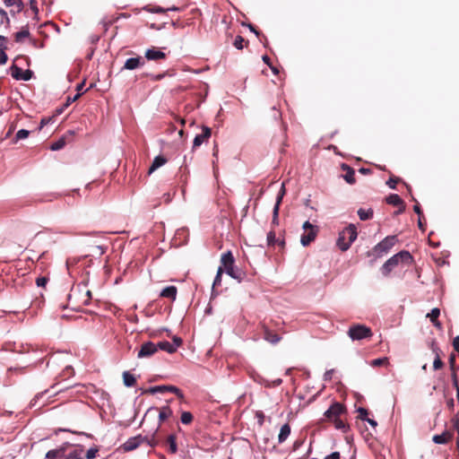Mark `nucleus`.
I'll return each instance as SVG.
<instances>
[{"label": "nucleus", "instance_id": "nucleus-1", "mask_svg": "<svg viewBox=\"0 0 459 459\" xmlns=\"http://www.w3.org/2000/svg\"><path fill=\"white\" fill-rule=\"evenodd\" d=\"M346 413L345 406L339 403L334 402L332 405L325 411L324 419L320 421H329L334 424L337 429L346 432L349 429L348 425L343 421L342 416Z\"/></svg>", "mask_w": 459, "mask_h": 459}, {"label": "nucleus", "instance_id": "nucleus-2", "mask_svg": "<svg viewBox=\"0 0 459 459\" xmlns=\"http://www.w3.org/2000/svg\"><path fill=\"white\" fill-rule=\"evenodd\" d=\"M160 439L158 437V429L149 437L138 435L129 438L126 443L121 446L125 452L133 451L137 448L141 444L147 443L150 446L154 447L160 445Z\"/></svg>", "mask_w": 459, "mask_h": 459}, {"label": "nucleus", "instance_id": "nucleus-3", "mask_svg": "<svg viewBox=\"0 0 459 459\" xmlns=\"http://www.w3.org/2000/svg\"><path fill=\"white\" fill-rule=\"evenodd\" d=\"M221 263L223 271L231 278L241 281L246 277V273L235 266V259L231 251H228L221 255Z\"/></svg>", "mask_w": 459, "mask_h": 459}, {"label": "nucleus", "instance_id": "nucleus-4", "mask_svg": "<svg viewBox=\"0 0 459 459\" xmlns=\"http://www.w3.org/2000/svg\"><path fill=\"white\" fill-rule=\"evenodd\" d=\"M413 261V257L408 251H401L392 257H390L381 267V272L385 276H388L389 273L396 267L399 264H410Z\"/></svg>", "mask_w": 459, "mask_h": 459}, {"label": "nucleus", "instance_id": "nucleus-5", "mask_svg": "<svg viewBox=\"0 0 459 459\" xmlns=\"http://www.w3.org/2000/svg\"><path fill=\"white\" fill-rule=\"evenodd\" d=\"M357 229L353 224L349 225L339 233L336 245L342 251L350 248L351 243L357 238Z\"/></svg>", "mask_w": 459, "mask_h": 459}, {"label": "nucleus", "instance_id": "nucleus-6", "mask_svg": "<svg viewBox=\"0 0 459 459\" xmlns=\"http://www.w3.org/2000/svg\"><path fill=\"white\" fill-rule=\"evenodd\" d=\"M397 241L396 236H387L370 251H368L367 255L368 256H374V259L372 260V262H374L377 257H381L385 254H387Z\"/></svg>", "mask_w": 459, "mask_h": 459}, {"label": "nucleus", "instance_id": "nucleus-7", "mask_svg": "<svg viewBox=\"0 0 459 459\" xmlns=\"http://www.w3.org/2000/svg\"><path fill=\"white\" fill-rule=\"evenodd\" d=\"M347 334L352 341H359L370 338L373 332L370 327L365 325L354 324L350 326Z\"/></svg>", "mask_w": 459, "mask_h": 459}, {"label": "nucleus", "instance_id": "nucleus-8", "mask_svg": "<svg viewBox=\"0 0 459 459\" xmlns=\"http://www.w3.org/2000/svg\"><path fill=\"white\" fill-rule=\"evenodd\" d=\"M302 228L304 230V233L300 237V242L302 246L307 247L316 239L319 232V229L317 226L312 225L309 221H305Z\"/></svg>", "mask_w": 459, "mask_h": 459}, {"label": "nucleus", "instance_id": "nucleus-9", "mask_svg": "<svg viewBox=\"0 0 459 459\" xmlns=\"http://www.w3.org/2000/svg\"><path fill=\"white\" fill-rule=\"evenodd\" d=\"M166 392L173 393V394H177L178 397L183 398V394H182L181 390L178 389L175 385H156V386L150 387L149 389L145 390L143 393L154 394L157 393L163 394Z\"/></svg>", "mask_w": 459, "mask_h": 459}, {"label": "nucleus", "instance_id": "nucleus-10", "mask_svg": "<svg viewBox=\"0 0 459 459\" xmlns=\"http://www.w3.org/2000/svg\"><path fill=\"white\" fill-rule=\"evenodd\" d=\"M158 351L157 344L147 342L142 344L141 349L138 351V358H148L152 356L154 353Z\"/></svg>", "mask_w": 459, "mask_h": 459}, {"label": "nucleus", "instance_id": "nucleus-11", "mask_svg": "<svg viewBox=\"0 0 459 459\" xmlns=\"http://www.w3.org/2000/svg\"><path fill=\"white\" fill-rule=\"evenodd\" d=\"M11 71L12 76L16 80L29 81L33 75V72L31 70L28 69L23 71L22 68L14 65L11 67Z\"/></svg>", "mask_w": 459, "mask_h": 459}, {"label": "nucleus", "instance_id": "nucleus-12", "mask_svg": "<svg viewBox=\"0 0 459 459\" xmlns=\"http://www.w3.org/2000/svg\"><path fill=\"white\" fill-rule=\"evenodd\" d=\"M145 64L144 58L142 56H136V57H130L126 59L125 62V65L123 66V69L126 70H134L136 68L143 66Z\"/></svg>", "mask_w": 459, "mask_h": 459}, {"label": "nucleus", "instance_id": "nucleus-13", "mask_svg": "<svg viewBox=\"0 0 459 459\" xmlns=\"http://www.w3.org/2000/svg\"><path fill=\"white\" fill-rule=\"evenodd\" d=\"M167 55L160 51L159 48L152 47L145 51V58L147 60L158 61L160 59H165Z\"/></svg>", "mask_w": 459, "mask_h": 459}, {"label": "nucleus", "instance_id": "nucleus-14", "mask_svg": "<svg viewBox=\"0 0 459 459\" xmlns=\"http://www.w3.org/2000/svg\"><path fill=\"white\" fill-rule=\"evenodd\" d=\"M453 436V430H446L442 434L433 436L432 440L436 444H447L452 440Z\"/></svg>", "mask_w": 459, "mask_h": 459}, {"label": "nucleus", "instance_id": "nucleus-15", "mask_svg": "<svg viewBox=\"0 0 459 459\" xmlns=\"http://www.w3.org/2000/svg\"><path fill=\"white\" fill-rule=\"evenodd\" d=\"M212 131L208 126H203V134H197L193 143V147H199L205 140L211 136Z\"/></svg>", "mask_w": 459, "mask_h": 459}, {"label": "nucleus", "instance_id": "nucleus-16", "mask_svg": "<svg viewBox=\"0 0 459 459\" xmlns=\"http://www.w3.org/2000/svg\"><path fill=\"white\" fill-rule=\"evenodd\" d=\"M172 415V410L169 406H163L160 409L159 412V425L156 429H158V437L161 440L160 434V424L167 419H169Z\"/></svg>", "mask_w": 459, "mask_h": 459}, {"label": "nucleus", "instance_id": "nucleus-17", "mask_svg": "<svg viewBox=\"0 0 459 459\" xmlns=\"http://www.w3.org/2000/svg\"><path fill=\"white\" fill-rule=\"evenodd\" d=\"M263 329H264V338L270 343L276 344L281 340V336L278 333H274L273 330L269 329L267 326H264Z\"/></svg>", "mask_w": 459, "mask_h": 459}, {"label": "nucleus", "instance_id": "nucleus-18", "mask_svg": "<svg viewBox=\"0 0 459 459\" xmlns=\"http://www.w3.org/2000/svg\"><path fill=\"white\" fill-rule=\"evenodd\" d=\"M82 449L71 447L68 451L64 447V455L61 459H82Z\"/></svg>", "mask_w": 459, "mask_h": 459}, {"label": "nucleus", "instance_id": "nucleus-19", "mask_svg": "<svg viewBox=\"0 0 459 459\" xmlns=\"http://www.w3.org/2000/svg\"><path fill=\"white\" fill-rule=\"evenodd\" d=\"M177 294H178L177 287L171 285V286H167L166 288H164L160 291V297L169 299L171 301H175L177 299Z\"/></svg>", "mask_w": 459, "mask_h": 459}, {"label": "nucleus", "instance_id": "nucleus-20", "mask_svg": "<svg viewBox=\"0 0 459 459\" xmlns=\"http://www.w3.org/2000/svg\"><path fill=\"white\" fill-rule=\"evenodd\" d=\"M342 169L345 171V175H343L344 180L351 185H353L356 182L355 179V170L350 167L349 165L343 163L342 164Z\"/></svg>", "mask_w": 459, "mask_h": 459}, {"label": "nucleus", "instance_id": "nucleus-21", "mask_svg": "<svg viewBox=\"0 0 459 459\" xmlns=\"http://www.w3.org/2000/svg\"><path fill=\"white\" fill-rule=\"evenodd\" d=\"M440 315V309L437 307L433 308L428 315L427 317L429 318L431 323L434 325L436 328L438 330H442V324L438 320V316Z\"/></svg>", "mask_w": 459, "mask_h": 459}, {"label": "nucleus", "instance_id": "nucleus-22", "mask_svg": "<svg viewBox=\"0 0 459 459\" xmlns=\"http://www.w3.org/2000/svg\"><path fill=\"white\" fill-rule=\"evenodd\" d=\"M284 193H285L284 185H282L281 192L278 195L276 204H275L274 208H273V224H278L279 208H280V204H281V199H282V195H284Z\"/></svg>", "mask_w": 459, "mask_h": 459}, {"label": "nucleus", "instance_id": "nucleus-23", "mask_svg": "<svg viewBox=\"0 0 459 459\" xmlns=\"http://www.w3.org/2000/svg\"><path fill=\"white\" fill-rule=\"evenodd\" d=\"M160 437L162 438L161 436H160ZM176 439H177L176 436L171 434L168 437L167 440L164 442V444L169 446V452L171 454H176L178 451V446H177ZM161 443H163L162 439L160 442V444H161Z\"/></svg>", "mask_w": 459, "mask_h": 459}, {"label": "nucleus", "instance_id": "nucleus-24", "mask_svg": "<svg viewBox=\"0 0 459 459\" xmlns=\"http://www.w3.org/2000/svg\"><path fill=\"white\" fill-rule=\"evenodd\" d=\"M166 162H167V159L164 158L163 156L159 155V156L155 157L149 170H148V174H152L157 169L163 166Z\"/></svg>", "mask_w": 459, "mask_h": 459}, {"label": "nucleus", "instance_id": "nucleus-25", "mask_svg": "<svg viewBox=\"0 0 459 459\" xmlns=\"http://www.w3.org/2000/svg\"><path fill=\"white\" fill-rule=\"evenodd\" d=\"M290 434V427L288 423L284 424L280 430L279 436H278V441L279 443L284 442L288 437Z\"/></svg>", "mask_w": 459, "mask_h": 459}, {"label": "nucleus", "instance_id": "nucleus-26", "mask_svg": "<svg viewBox=\"0 0 459 459\" xmlns=\"http://www.w3.org/2000/svg\"><path fill=\"white\" fill-rule=\"evenodd\" d=\"M157 346H158V350L160 349L169 353L176 352V346L174 344H171V342H169L168 341L160 342L157 343Z\"/></svg>", "mask_w": 459, "mask_h": 459}, {"label": "nucleus", "instance_id": "nucleus-27", "mask_svg": "<svg viewBox=\"0 0 459 459\" xmlns=\"http://www.w3.org/2000/svg\"><path fill=\"white\" fill-rule=\"evenodd\" d=\"M123 381L124 385L128 387L134 386L136 383L134 376L128 371L123 373Z\"/></svg>", "mask_w": 459, "mask_h": 459}, {"label": "nucleus", "instance_id": "nucleus-28", "mask_svg": "<svg viewBox=\"0 0 459 459\" xmlns=\"http://www.w3.org/2000/svg\"><path fill=\"white\" fill-rule=\"evenodd\" d=\"M386 203L394 206L402 205L403 200L396 194H391L386 197Z\"/></svg>", "mask_w": 459, "mask_h": 459}, {"label": "nucleus", "instance_id": "nucleus-29", "mask_svg": "<svg viewBox=\"0 0 459 459\" xmlns=\"http://www.w3.org/2000/svg\"><path fill=\"white\" fill-rule=\"evenodd\" d=\"M64 455V447L56 450H50L47 453L46 457L48 459H61Z\"/></svg>", "mask_w": 459, "mask_h": 459}, {"label": "nucleus", "instance_id": "nucleus-30", "mask_svg": "<svg viewBox=\"0 0 459 459\" xmlns=\"http://www.w3.org/2000/svg\"><path fill=\"white\" fill-rule=\"evenodd\" d=\"M4 3L6 6H16L17 7V13H20L22 11L24 4L22 0H4Z\"/></svg>", "mask_w": 459, "mask_h": 459}, {"label": "nucleus", "instance_id": "nucleus-31", "mask_svg": "<svg viewBox=\"0 0 459 459\" xmlns=\"http://www.w3.org/2000/svg\"><path fill=\"white\" fill-rule=\"evenodd\" d=\"M30 37V31L27 26L22 27V30L14 34L15 41L21 42L24 38Z\"/></svg>", "mask_w": 459, "mask_h": 459}, {"label": "nucleus", "instance_id": "nucleus-32", "mask_svg": "<svg viewBox=\"0 0 459 459\" xmlns=\"http://www.w3.org/2000/svg\"><path fill=\"white\" fill-rule=\"evenodd\" d=\"M247 44L248 41L239 35H238L233 41V46L239 50L243 49L244 47L247 46Z\"/></svg>", "mask_w": 459, "mask_h": 459}, {"label": "nucleus", "instance_id": "nucleus-33", "mask_svg": "<svg viewBox=\"0 0 459 459\" xmlns=\"http://www.w3.org/2000/svg\"><path fill=\"white\" fill-rule=\"evenodd\" d=\"M358 215L361 221H367L373 217V211L372 209L364 210L360 208L358 211Z\"/></svg>", "mask_w": 459, "mask_h": 459}, {"label": "nucleus", "instance_id": "nucleus-34", "mask_svg": "<svg viewBox=\"0 0 459 459\" xmlns=\"http://www.w3.org/2000/svg\"><path fill=\"white\" fill-rule=\"evenodd\" d=\"M29 135H30V131H28L26 129H21L16 133L14 138L12 140V143H16L20 140L26 139Z\"/></svg>", "mask_w": 459, "mask_h": 459}, {"label": "nucleus", "instance_id": "nucleus-35", "mask_svg": "<svg viewBox=\"0 0 459 459\" xmlns=\"http://www.w3.org/2000/svg\"><path fill=\"white\" fill-rule=\"evenodd\" d=\"M0 15H1V24H4L6 29H9L11 27V21L8 17L7 13L0 7Z\"/></svg>", "mask_w": 459, "mask_h": 459}, {"label": "nucleus", "instance_id": "nucleus-36", "mask_svg": "<svg viewBox=\"0 0 459 459\" xmlns=\"http://www.w3.org/2000/svg\"><path fill=\"white\" fill-rule=\"evenodd\" d=\"M66 144V141H65V135L61 137L59 140H57L56 142L53 143L50 146V149L52 151H58V150H61L63 149Z\"/></svg>", "mask_w": 459, "mask_h": 459}, {"label": "nucleus", "instance_id": "nucleus-37", "mask_svg": "<svg viewBox=\"0 0 459 459\" xmlns=\"http://www.w3.org/2000/svg\"><path fill=\"white\" fill-rule=\"evenodd\" d=\"M180 420L183 424H190L193 421V414L189 411H183L181 413Z\"/></svg>", "mask_w": 459, "mask_h": 459}, {"label": "nucleus", "instance_id": "nucleus-38", "mask_svg": "<svg viewBox=\"0 0 459 459\" xmlns=\"http://www.w3.org/2000/svg\"><path fill=\"white\" fill-rule=\"evenodd\" d=\"M387 364H388V359L386 357L376 359L370 362V365L372 367H380V366H385Z\"/></svg>", "mask_w": 459, "mask_h": 459}, {"label": "nucleus", "instance_id": "nucleus-39", "mask_svg": "<svg viewBox=\"0 0 459 459\" xmlns=\"http://www.w3.org/2000/svg\"><path fill=\"white\" fill-rule=\"evenodd\" d=\"M223 268L221 266L219 267L218 271H217V274L214 278V281H213V283H212V287H216V286H220L221 283V276H222V273H223Z\"/></svg>", "mask_w": 459, "mask_h": 459}, {"label": "nucleus", "instance_id": "nucleus-40", "mask_svg": "<svg viewBox=\"0 0 459 459\" xmlns=\"http://www.w3.org/2000/svg\"><path fill=\"white\" fill-rule=\"evenodd\" d=\"M437 351H438V349L437 351H435V352L437 354V357H436V359H434V362H433V368L435 370L440 369L444 366V363L441 360Z\"/></svg>", "mask_w": 459, "mask_h": 459}, {"label": "nucleus", "instance_id": "nucleus-41", "mask_svg": "<svg viewBox=\"0 0 459 459\" xmlns=\"http://www.w3.org/2000/svg\"><path fill=\"white\" fill-rule=\"evenodd\" d=\"M92 295L91 290H86L82 298V305H89L91 300Z\"/></svg>", "mask_w": 459, "mask_h": 459}, {"label": "nucleus", "instance_id": "nucleus-42", "mask_svg": "<svg viewBox=\"0 0 459 459\" xmlns=\"http://www.w3.org/2000/svg\"><path fill=\"white\" fill-rule=\"evenodd\" d=\"M452 380H453V385L456 389V396L459 401V380H458L457 374L455 372L452 373Z\"/></svg>", "mask_w": 459, "mask_h": 459}, {"label": "nucleus", "instance_id": "nucleus-43", "mask_svg": "<svg viewBox=\"0 0 459 459\" xmlns=\"http://www.w3.org/2000/svg\"><path fill=\"white\" fill-rule=\"evenodd\" d=\"M400 178H395V177H391L388 181L386 182L387 186L392 188V189H395L396 188V185L398 182H400Z\"/></svg>", "mask_w": 459, "mask_h": 459}, {"label": "nucleus", "instance_id": "nucleus-44", "mask_svg": "<svg viewBox=\"0 0 459 459\" xmlns=\"http://www.w3.org/2000/svg\"><path fill=\"white\" fill-rule=\"evenodd\" d=\"M358 412H359V418L360 420H368V411L367 409L360 407V408H359Z\"/></svg>", "mask_w": 459, "mask_h": 459}, {"label": "nucleus", "instance_id": "nucleus-45", "mask_svg": "<svg viewBox=\"0 0 459 459\" xmlns=\"http://www.w3.org/2000/svg\"><path fill=\"white\" fill-rule=\"evenodd\" d=\"M267 242L269 246H273L275 244L276 238L274 231L272 230L267 234Z\"/></svg>", "mask_w": 459, "mask_h": 459}, {"label": "nucleus", "instance_id": "nucleus-46", "mask_svg": "<svg viewBox=\"0 0 459 459\" xmlns=\"http://www.w3.org/2000/svg\"><path fill=\"white\" fill-rule=\"evenodd\" d=\"M97 453H98V449L97 448H90L86 452L85 457L87 459H94L96 457Z\"/></svg>", "mask_w": 459, "mask_h": 459}, {"label": "nucleus", "instance_id": "nucleus-47", "mask_svg": "<svg viewBox=\"0 0 459 459\" xmlns=\"http://www.w3.org/2000/svg\"><path fill=\"white\" fill-rule=\"evenodd\" d=\"M6 48H0V65H4L7 62V55L5 54Z\"/></svg>", "mask_w": 459, "mask_h": 459}, {"label": "nucleus", "instance_id": "nucleus-48", "mask_svg": "<svg viewBox=\"0 0 459 459\" xmlns=\"http://www.w3.org/2000/svg\"><path fill=\"white\" fill-rule=\"evenodd\" d=\"M48 278L46 277H39L36 280V283L39 287H45L48 282Z\"/></svg>", "mask_w": 459, "mask_h": 459}, {"label": "nucleus", "instance_id": "nucleus-49", "mask_svg": "<svg viewBox=\"0 0 459 459\" xmlns=\"http://www.w3.org/2000/svg\"><path fill=\"white\" fill-rule=\"evenodd\" d=\"M452 424L454 429H455L459 433V418L458 416H455L452 419Z\"/></svg>", "mask_w": 459, "mask_h": 459}, {"label": "nucleus", "instance_id": "nucleus-50", "mask_svg": "<svg viewBox=\"0 0 459 459\" xmlns=\"http://www.w3.org/2000/svg\"><path fill=\"white\" fill-rule=\"evenodd\" d=\"M145 75L146 76H150L153 81H160L161 79L164 78L165 74H157V75L145 74Z\"/></svg>", "mask_w": 459, "mask_h": 459}, {"label": "nucleus", "instance_id": "nucleus-51", "mask_svg": "<svg viewBox=\"0 0 459 459\" xmlns=\"http://www.w3.org/2000/svg\"><path fill=\"white\" fill-rule=\"evenodd\" d=\"M453 347H454V350L459 353V335H457L454 338Z\"/></svg>", "mask_w": 459, "mask_h": 459}, {"label": "nucleus", "instance_id": "nucleus-52", "mask_svg": "<svg viewBox=\"0 0 459 459\" xmlns=\"http://www.w3.org/2000/svg\"><path fill=\"white\" fill-rule=\"evenodd\" d=\"M173 343L176 346V350L182 344V339L178 336L173 337Z\"/></svg>", "mask_w": 459, "mask_h": 459}, {"label": "nucleus", "instance_id": "nucleus-53", "mask_svg": "<svg viewBox=\"0 0 459 459\" xmlns=\"http://www.w3.org/2000/svg\"><path fill=\"white\" fill-rule=\"evenodd\" d=\"M325 459H341L339 452H333L331 455L325 457Z\"/></svg>", "mask_w": 459, "mask_h": 459}, {"label": "nucleus", "instance_id": "nucleus-54", "mask_svg": "<svg viewBox=\"0 0 459 459\" xmlns=\"http://www.w3.org/2000/svg\"><path fill=\"white\" fill-rule=\"evenodd\" d=\"M455 354H451L449 356V365H450V368L451 369L454 371V368H455Z\"/></svg>", "mask_w": 459, "mask_h": 459}, {"label": "nucleus", "instance_id": "nucleus-55", "mask_svg": "<svg viewBox=\"0 0 459 459\" xmlns=\"http://www.w3.org/2000/svg\"><path fill=\"white\" fill-rule=\"evenodd\" d=\"M30 4L31 10L35 13V14H37L39 10H38V7H37L36 0H30Z\"/></svg>", "mask_w": 459, "mask_h": 459}, {"label": "nucleus", "instance_id": "nucleus-56", "mask_svg": "<svg viewBox=\"0 0 459 459\" xmlns=\"http://www.w3.org/2000/svg\"><path fill=\"white\" fill-rule=\"evenodd\" d=\"M413 211L419 215V216H422V212H421V209H420V206L419 204H416L414 206H413Z\"/></svg>", "mask_w": 459, "mask_h": 459}, {"label": "nucleus", "instance_id": "nucleus-57", "mask_svg": "<svg viewBox=\"0 0 459 459\" xmlns=\"http://www.w3.org/2000/svg\"><path fill=\"white\" fill-rule=\"evenodd\" d=\"M7 41V38L0 35V48H6L4 43Z\"/></svg>", "mask_w": 459, "mask_h": 459}, {"label": "nucleus", "instance_id": "nucleus-58", "mask_svg": "<svg viewBox=\"0 0 459 459\" xmlns=\"http://www.w3.org/2000/svg\"><path fill=\"white\" fill-rule=\"evenodd\" d=\"M424 219L423 215L422 216H419V220H418V226L419 228L424 231L425 230V228H424V224L422 222V220Z\"/></svg>", "mask_w": 459, "mask_h": 459}, {"label": "nucleus", "instance_id": "nucleus-59", "mask_svg": "<svg viewBox=\"0 0 459 459\" xmlns=\"http://www.w3.org/2000/svg\"><path fill=\"white\" fill-rule=\"evenodd\" d=\"M256 417L259 419L260 425H262L264 422V413L262 411H257Z\"/></svg>", "mask_w": 459, "mask_h": 459}, {"label": "nucleus", "instance_id": "nucleus-60", "mask_svg": "<svg viewBox=\"0 0 459 459\" xmlns=\"http://www.w3.org/2000/svg\"><path fill=\"white\" fill-rule=\"evenodd\" d=\"M14 129H15L14 125H12V126H10V128H9L8 132L6 133L5 137H9V136L13 134V132L14 131Z\"/></svg>", "mask_w": 459, "mask_h": 459}, {"label": "nucleus", "instance_id": "nucleus-61", "mask_svg": "<svg viewBox=\"0 0 459 459\" xmlns=\"http://www.w3.org/2000/svg\"><path fill=\"white\" fill-rule=\"evenodd\" d=\"M249 29L251 31H253L254 33H255L256 36H259L260 35V32L258 30H256V29L255 28L254 25L252 24H249L248 25Z\"/></svg>", "mask_w": 459, "mask_h": 459}, {"label": "nucleus", "instance_id": "nucleus-62", "mask_svg": "<svg viewBox=\"0 0 459 459\" xmlns=\"http://www.w3.org/2000/svg\"><path fill=\"white\" fill-rule=\"evenodd\" d=\"M366 420L374 428L377 426V422L373 419L368 418V420Z\"/></svg>", "mask_w": 459, "mask_h": 459}, {"label": "nucleus", "instance_id": "nucleus-63", "mask_svg": "<svg viewBox=\"0 0 459 459\" xmlns=\"http://www.w3.org/2000/svg\"><path fill=\"white\" fill-rule=\"evenodd\" d=\"M447 407L450 409V410H453L454 409V399L451 398L447 401Z\"/></svg>", "mask_w": 459, "mask_h": 459}, {"label": "nucleus", "instance_id": "nucleus-64", "mask_svg": "<svg viewBox=\"0 0 459 459\" xmlns=\"http://www.w3.org/2000/svg\"><path fill=\"white\" fill-rule=\"evenodd\" d=\"M263 61H264L266 65H268L269 66H271V65H271V63H270V57H269L268 56H266V55H265V56H263Z\"/></svg>", "mask_w": 459, "mask_h": 459}]
</instances>
